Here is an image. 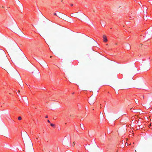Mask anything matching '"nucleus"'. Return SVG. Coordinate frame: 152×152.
Segmentation results:
<instances>
[{
	"label": "nucleus",
	"instance_id": "20e7f679",
	"mask_svg": "<svg viewBox=\"0 0 152 152\" xmlns=\"http://www.w3.org/2000/svg\"><path fill=\"white\" fill-rule=\"evenodd\" d=\"M50 125L51 126H54V124H50Z\"/></svg>",
	"mask_w": 152,
	"mask_h": 152
},
{
	"label": "nucleus",
	"instance_id": "f257e3e1",
	"mask_svg": "<svg viewBox=\"0 0 152 152\" xmlns=\"http://www.w3.org/2000/svg\"><path fill=\"white\" fill-rule=\"evenodd\" d=\"M103 39L104 41L105 42H106L107 41V39L105 35H103Z\"/></svg>",
	"mask_w": 152,
	"mask_h": 152
},
{
	"label": "nucleus",
	"instance_id": "9b49d317",
	"mask_svg": "<svg viewBox=\"0 0 152 152\" xmlns=\"http://www.w3.org/2000/svg\"><path fill=\"white\" fill-rule=\"evenodd\" d=\"M80 127L82 129V126H81V125H80Z\"/></svg>",
	"mask_w": 152,
	"mask_h": 152
},
{
	"label": "nucleus",
	"instance_id": "ddd939ff",
	"mask_svg": "<svg viewBox=\"0 0 152 152\" xmlns=\"http://www.w3.org/2000/svg\"><path fill=\"white\" fill-rule=\"evenodd\" d=\"M50 58H51V57H52V56H50Z\"/></svg>",
	"mask_w": 152,
	"mask_h": 152
},
{
	"label": "nucleus",
	"instance_id": "9d476101",
	"mask_svg": "<svg viewBox=\"0 0 152 152\" xmlns=\"http://www.w3.org/2000/svg\"><path fill=\"white\" fill-rule=\"evenodd\" d=\"M80 127L82 129V126H81V125H80Z\"/></svg>",
	"mask_w": 152,
	"mask_h": 152
},
{
	"label": "nucleus",
	"instance_id": "f03ea898",
	"mask_svg": "<svg viewBox=\"0 0 152 152\" xmlns=\"http://www.w3.org/2000/svg\"><path fill=\"white\" fill-rule=\"evenodd\" d=\"M105 22H104V23H103V24H102V23H101L102 26H105Z\"/></svg>",
	"mask_w": 152,
	"mask_h": 152
},
{
	"label": "nucleus",
	"instance_id": "6e6552de",
	"mask_svg": "<svg viewBox=\"0 0 152 152\" xmlns=\"http://www.w3.org/2000/svg\"><path fill=\"white\" fill-rule=\"evenodd\" d=\"M70 5L71 6H73V4H70Z\"/></svg>",
	"mask_w": 152,
	"mask_h": 152
},
{
	"label": "nucleus",
	"instance_id": "f8f14e48",
	"mask_svg": "<svg viewBox=\"0 0 152 152\" xmlns=\"http://www.w3.org/2000/svg\"><path fill=\"white\" fill-rule=\"evenodd\" d=\"M46 118H48V116H46L45 117Z\"/></svg>",
	"mask_w": 152,
	"mask_h": 152
},
{
	"label": "nucleus",
	"instance_id": "423d86ee",
	"mask_svg": "<svg viewBox=\"0 0 152 152\" xmlns=\"http://www.w3.org/2000/svg\"><path fill=\"white\" fill-rule=\"evenodd\" d=\"M142 44H140V45H139V46L140 47H141V46H142Z\"/></svg>",
	"mask_w": 152,
	"mask_h": 152
},
{
	"label": "nucleus",
	"instance_id": "7ed1b4c3",
	"mask_svg": "<svg viewBox=\"0 0 152 152\" xmlns=\"http://www.w3.org/2000/svg\"><path fill=\"white\" fill-rule=\"evenodd\" d=\"M18 119L19 121L21 120L22 119V118L20 116H19L18 117Z\"/></svg>",
	"mask_w": 152,
	"mask_h": 152
},
{
	"label": "nucleus",
	"instance_id": "39448f33",
	"mask_svg": "<svg viewBox=\"0 0 152 152\" xmlns=\"http://www.w3.org/2000/svg\"><path fill=\"white\" fill-rule=\"evenodd\" d=\"M75 144V142H73V143L72 145L73 146H74Z\"/></svg>",
	"mask_w": 152,
	"mask_h": 152
},
{
	"label": "nucleus",
	"instance_id": "0eeeda50",
	"mask_svg": "<svg viewBox=\"0 0 152 152\" xmlns=\"http://www.w3.org/2000/svg\"><path fill=\"white\" fill-rule=\"evenodd\" d=\"M48 122L49 123H50V121L49 120H48Z\"/></svg>",
	"mask_w": 152,
	"mask_h": 152
},
{
	"label": "nucleus",
	"instance_id": "1a4fd4ad",
	"mask_svg": "<svg viewBox=\"0 0 152 152\" xmlns=\"http://www.w3.org/2000/svg\"><path fill=\"white\" fill-rule=\"evenodd\" d=\"M54 14L55 15H56V13H55Z\"/></svg>",
	"mask_w": 152,
	"mask_h": 152
}]
</instances>
